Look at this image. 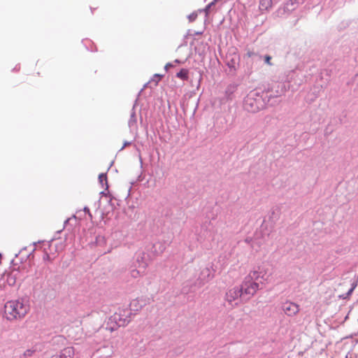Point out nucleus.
Here are the masks:
<instances>
[{
	"mask_svg": "<svg viewBox=\"0 0 358 358\" xmlns=\"http://www.w3.org/2000/svg\"><path fill=\"white\" fill-rule=\"evenodd\" d=\"M29 311V304L24 299L10 300L4 305L3 316L10 321L22 320Z\"/></svg>",
	"mask_w": 358,
	"mask_h": 358,
	"instance_id": "f257e3e1",
	"label": "nucleus"
},
{
	"mask_svg": "<svg viewBox=\"0 0 358 358\" xmlns=\"http://www.w3.org/2000/svg\"><path fill=\"white\" fill-rule=\"evenodd\" d=\"M44 256L43 259L52 261L57 257L58 253L61 252L64 248V242L59 239L52 240L49 242L43 243Z\"/></svg>",
	"mask_w": 358,
	"mask_h": 358,
	"instance_id": "f03ea898",
	"label": "nucleus"
},
{
	"mask_svg": "<svg viewBox=\"0 0 358 358\" xmlns=\"http://www.w3.org/2000/svg\"><path fill=\"white\" fill-rule=\"evenodd\" d=\"M245 108L252 113H256L262 107L261 98L259 96L257 99L254 98L252 95H249L246 97L244 102Z\"/></svg>",
	"mask_w": 358,
	"mask_h": 358,
	"instance_id": "7ed1b4c3",
	"label": "nucleus"
},
{
	"mask_svg": "<svg viewBox=\"0 0 358 358\" xmlns=\"http://www.w3.org/2000/svg\"><path fill=\"white\" fill-rule=\"evenodd\" d=\"M242 293L247 295H255V293L259 289V284L255 282V280H247V278L241 285Z\"/></svg>",
	"mask_w": 358,
	"mask_h": 358,
	"instance_id": "20e7f679",
	"label": "nucleus"
},
{
	"mask_svg": "<svg viewBox=\"0 0 358 358\" xmlns=\"http://www.w3.org/2000/svg\"><path fill=\"white\" fill-rule=\"evenodd\" d=\"M248 278L251 280H263L267 281L268 275H267V269L263 266H258L257 269L252 270L250 272Z\"/></svg>",
	"mask_w": 358,
	"mask_h": 358,
	"instance_id": "39448f33",
	"label": "nucleus"
},
{
	"mask_svg": "<svg viewBox=\"0 0 358 358\" xmlns=\"http://www.w3.org/2000/svg\"><path fill=\"white\" fill-rule=\"evenodd\" d=\"M282 310L288 317H293L299 312L300 308L296 303L287 301L282 304Z\"/></svg>",
	"mask_w": 358,
	"mask_h": 358,
	"instance_id": "423d86ee",
	"label": "nucleus"
},
{
	"mask_svg": "<svg viewBox=\"0 0 358 358\" xmlns=\"http://www.w3.org/2000/svg\"><path fill=\"white\" fill-rule=\"evenodd\" d=\"M242 290L241 288L238 287H234L232 289H230L227 293H226V300L231 303L234 301L236 299H237L238 297H240L242 294Z\"/></svg>",
	"mask_w": 358,
	"mask_h": 358,
	"instance_id": "0eeeda50",
	"label": "nucleus"
},
{
	"mask_svg": "<svg viewBox=\"0 0 358 358\" xmlns=\"http://www.w3.org/2000/svg\"><path fill=\"white\" fill-rule=\"evenodd\" d=\"M19 270L13 268V270L7 273H6V282L9 286H13L16 283L17 280V275L15 272Z\"/></svg>",
	"mask_w": 358,
	"mask_h": 358,
	"instance_id": "6e6552de",
	"label": "nucleus"
},
{
	"mask_svg": "<svg viewBox=\"0 0 358 358\" xmlns=\"http://www.w3.org/2000/svg\"><path fill=\"white\" fill-rule=\"evenodd\" d=\"M273 6V0H260L259 9L262 11L268 10Z\"/></svg>",
	"mask_w": 358,
	"mask_h": 358,
	"instance_id": "1a4fd4ad",
	"label": "nucleus"
},
{
	"mask_svg": "<svg viewBox=\"0 0 358 358\" xmlns=\"http://www.w3.org/2000/svg\"><path fill=\"white\" fill-rule=\"evenodd\" d=\"M130 310L132 311H138L141 308L138 299H133L129 303Z\"/></svg>",
	"mask_w": 358,
	"mask_h": 358,
	"instance_id": "9d476101",
	"label": "nucleus"
},
{
	"mask_svg": "<svg viewBox=\"0 0 358 358\" xmlns=\"http://www.w3.org/2000/svg\"><path fill=\"white\" fill-rule=\"evenodd\" d=\"M188 70L182 69L178 73H177L176 76L183 80H186L188 79Z\"/></svg>",
	"mask_w": 358,
	"mask_h": 358,
	"instance_id": "9b49d317",
	"label": "nucleus"
},
{
	"mask_svg": "<svg viewBox=\"0 0 358 358\" xmlns=\"http://www.w3.org/2000/svg\"><path fill=\"white\" fill-rule=\"evenodd\" d=\"M99 181L101 185V187L103 188L104 187H107V176L105 173H101L99 176Z\"/></svg>",
	"mask_w": 358,
	"mask_h": 358,
	"instance_id": "f8f14e48",
	"label": "nucleus"
},
{
	"mask_svg": "<svg viewBox=\"0 0 358 358\" xmlns=\"http://www.w3.org/2000/svg\"><path fill=\"white\" fill-rule=\"evenodd\" d=\"M131 275L132 278H138L139 276H141V274H140V272L139 271H138L137 269H133L131 271Z\"/></svg>",
	"mask_w": 358,
	"mask_h": 358,
	"instance_id": "ddd939ff",
	"label": "nucleus"
},
{
	"mask_svg": "<svg viewBox=\"0 0 358 358\" xmlns=\"http://www.w3.org/2000/svg\"><path fill=\"white\" fill-rule=\"evenodd\" d=\"M271 56H269V55H266L265 56V62L266 64H268V65H271Z\"/></svg>",
	"mask_w": 358,
	"mask_h": 358,
	"instance_id": "4468645a",
	"label": "nucleus"
},
{
	"mask_svg": "<svg viewBox=\"0 0 358 358\" xmlns=\"http://www.w3.org/2000/svg\"><path fill=\"white\" fill-rule=\"evenodd\" d=\"M246 55H247L248 57H251L253 55H255V52L253 51H251V50H248V52L246 53Z\"/></svg>",
	"mask_w": 358,
	"mask_h": 358,
	"instance_id": "2eb2a0df",
	"label": "nucleus"
},
{
	"mask_svg": "<svg viewBox=\"0 0 358 358\" xmlns=\"http://www.w3.org/2000/svg\"><path fill=\"white\" fill-rule=\"evenodd\" d=\"M71 352H72L71 348H66L64 350V353H68L69 355H70Z\"/></svg>",
	"mask_w": 358,
	"mask_h": 358,
	"instance_id": "dca6fc26",
	"label": "nucleus"
},
{
	"mask_svg": "<svg viewBox=\"0 0 358 358\" xmlns=\"http://www.w3.org/2000/svg\"><path fill=\"white\" fill-rule=\"evenodd\" d=\"M213 4H214L213 3H210V4L207 6V8H206V13H208L209 12V10H210V7H211Z\"/></svg>",
	"mask_w": 358,
	"mask_h": 358,
	"instance_id": "f3484780",
	"label": "nucleus"
},
{
	"mask_svg": "<svg viewBox=\"0 0 358 358\" xmlns=\"http://www.w3.org/2000/svg\"><path fill=\"white\" fill-rule=\"evenodd\" d=\"M155 78H157V83L161 79L162 76H160L159 74H155Z\"/></svg>",
	"mask_w": 358,
	"mask_h": 358,
	"instance_id": "a211bd4d",
	"label": "nucleus"
},
{
	"mask_svg": "<svg viewBox=\"0 0 358 358\" xmlns=\"http://www.w3.org/2000/svg\"><path fill=\"white\" fill-rule=\"evenodd\" d=\"M84 210H85V212H87V213L89 214V215H90V217H92V215H91V213H90V212L89 208H84Z\"/></svg>",
	"mask_w": 358,
	"mask_h": 358,
	"instance_id": "6ab92c4d",
	"label": "nucleus"
},
{
	"mask_svg": "<svg viewBox=\"0 0 358 358\" xmlns=\"http://www.w3.org/2000/svg\"><path fill=\"white\" fill-rule=\"evenodd\" d=\"M171 66H172V65H171V64H167L165 66V68H166V69H168V68L171 67Z\"/></svg>",
	"mask_w": 358,
	"mask_h": 358,
	"instance_id": "aec40b11",
	"label": "nucleus"
}]
</instances>
